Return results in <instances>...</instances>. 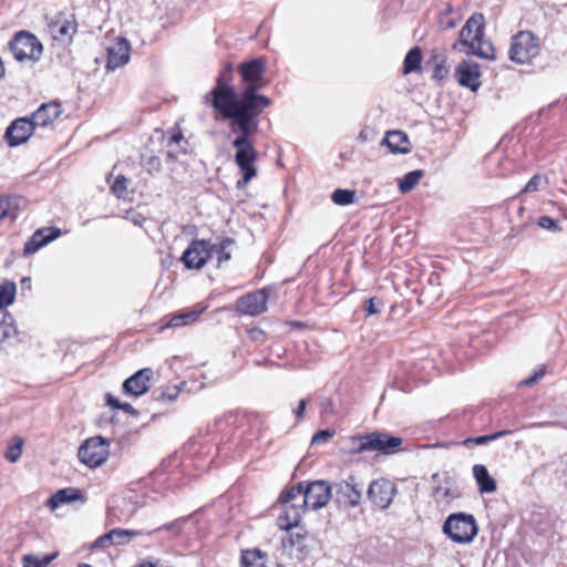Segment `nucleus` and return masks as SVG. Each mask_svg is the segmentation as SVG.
I'll use <instances>...</instances> for the list:
<instances>
[{
	"label": "nucleus",
	"mask_w": 567,
	"mask_h": 567,
	"mask_svg": "<svg viewBox=\"0 0 567 567\" xmlns=\"http://www.w3.org/2000/svg\"><path fill=\"white\" fill-rule=\"evenodd\" d=\"M305 503L308 508L318 511L324 507L332 497L331 486L328 482L319 480L313 482H303Z\"/></svg>",
	"instance_id": "nucleus-12"
},
{
	"label": "nucleus",
	"mask_w": 567,
	"mask_h": 567,
	"mask_svg": "<svg viewBox=\"0 0 567 567\" xmlns=\"http://www.w3.org/2000/svg\"><path fill=\"white\" fill-rule=\"evenodd\" d=\"M423 176V171L415 169L406 173L403 178L399 182V189L405 194L411 192L420 182Z\"/></svg>",
	"instance_id": "nucleus-35"
},
{
	"label": "nucleus",
	"mask_w": 567,
	"mask_h": 567,
	"mask_svg": "<svg viewBox=\"0 0 567 567\" xmlns=\"http://www.w3.org/2000/svg\"><path fill=\"white\" fill-rule=\"evenodd\" d=\"M445 23V29H453L456 25V22L454 20H447Z\"/></svg>",
	"instance_id": "nucleus-54"
},
{
	"label": "nucleus",
	"mask_w": 567,
	"mask_h": 567,
	"mask_svg": "<svg viewBox=\"0 0 567 567\" xmlns=\"http://www.w3.org/2000/svg\"><path fill=\"white\" fill-rule=\"evenodd\" d=\"M138 532L131 529L114 528L100 536L93 544L94 548H106L112 545L127 544Z\"/></svg>",
	"instance_id": "nucleus-22"
},
{
	"label": "nucleus",
	"mask_w": 567,
	"mask_h": 567,
	"mask_svg": "<svg viewBox=\"0 0 567 567\" xmlns=\"http://www.w3.org/2000/svg\"><path fill=\"white\" fill-rule=\"evenodd\" d=\"M396 493V485L384 477L373 480L367 491L369 501L379 509L389 508Z\"/></svg>",
	"instance_id": "nucleus-10"
},
{
	"label": "nucleus",
	"mask_w": 567,
	"mask_h": 567,
	"mask_svg": "<svg viewBox=\"0 0 567 567\" xmlns=\"http://www.w3.org/2000/svg\"><path fill=\"white\" fill-rule=\"evenodd\" d=\"M204 102L209 103L224 118L230 120V132L236 134L231 145L235 148V163L238 166L241 179L237 181V188H244L257 176L255 163L258 152L251 141L257 133L256 118L260 115L257 107L250 103L241 92L237 94L233 86L215 85L206 93Z\"/></svg>",
	"instance_id": "nucleus-1"
},
{
	"label": "nucleus",
	"mask_w": 567,
	"mask_h": 567,
	"mask_svg": "<svg viewBox=\"0 0 567 567\" xmlns=\"http://www.w3.org/2000/svg\"><path fill=\"white\" fill-rule=\"evenodd\" d=\"M131 44L126 39L117 38L107 48V63L109 70H115L123 66L130 61Z\"/></svg>",
	"instance_id": "nucleus-19"
},
{
	"label": "nucleus",
	"mask_w": 567,
	"mask_h": 567,
	"mask_svg": "<svg viewBox=\"0 0 567 567\" xmlns=\"http://www.w3.org/2000/svg\"><path fill=\"white\" fill-rule=\"evenodd\" d=\"M206 308L207 307L204 306L199 309L185 310V311L178 312L169 319L167 327L177 328V327H183V326L194 323L199 319L200 315L206 310Z\"/></svg>",
	"instance_id": "nucleus-28"
},
{
	"label": "nucleus",
	"mask_w": 567,
	"mask_h": 567,
	"mask_svg": "<svg viewBox=\"0 0 567 567\" xmlns=\"http://www.w3.org/2000/svg\"><path fill=\"white\" fill-rule=\"evenodd\" d=\"M352 440L358 443L354 449L355 453L378 451L382 454H394L400 451L402 445L401 437L379 431L371 432L363 436H354Z\"/></svg>",
	"instance_id": "nucleus-6"
},
{
	"label": "nucleus",
	"mask_w": 567,
	"mask_h": 567,
	"mask_svg": "<svg viewBox=\"0 0 567 567\" xmlns=\"http://www.w3.org/2000/svg\"><path fill=\"white\" fill-rule=\"evenodd\" d=\"M241 76V93L248 97L259 113L261 114L267 109L271 101L268 96L258 94V90L262 89L266 84L265 72L266 62L262 58H256L243 62L238 66Z\"/></svg>",
	"instance_id": "nucleus-2"
},
{
	"label": "nucleus",
	"mask_w": 567,
	"mask_h": 567,
	"mask_svg": "<svg viewBox=\"0 0 567 567\" xmlns=\"http://www.w3.org/2000/svg\"><path fill=\"white\" fill-rule=\"evenodd\" d=\"M543 182V178L542 176L539 175H534L529 181L528 183L526 184L525 188H524V192L526 193H530V192H536L539 189V186Z\"/></svg>",
	"instance_id": "nucleus-48"
},
{
	"label": "nucleus",
	"mask_w": 567,
	"mask_h": 567,
	"mask_svg": "<svg viewBox=\"0 0 567 567\" xmlns=\"http://www.w3.org/2000/svg\"><path fill=\"white\" fill-rule=\"evenodd\" d=\"M455 75L457 78L458 83L462 86L468 87L473 92L477 91L478 87L481 86L480 64L474 61H462L455 70Z\"/></svg>",
	"instance_id": "nucleus-16"
},
{
	"label": "nucleus",
	"mask_w": 567,
	"mask_h": 567,
	"mask_svg": "<svg viewBox=\"0 0 567 567\" xmlns=\"http://www.w3.org/2000/svg\"><path fill=\"white\" fill-rule=\"evenodd\" d=\"M14 441H16L14 444L9 445L4 453V457L11 463L17 462L22 454V445H23L22 439L16 437Z\"/></svg>",
	"instance_id": "nucleus-38"
},
{
	"label": "nucleus",
	"mask_w": 567,
	"mask_h": 567,
	"mask_svg": "<svg viewBox=\"0 0 567 567\" xmlns=\"http://www.w3.org/2000/svg\"><path fill=\"white\" fill-rule=\"evenodd\" d=\"M28 280H29V279L23 278V279H22V284L28 285Z\"/></svg>",
	"instance_id": "nucleus-59"
},
{
	"label": "nucleus",
	"mask_w": 567,
	"mask_h": 567,
	"mask_svg": "<svg viewBox=\"0 0 567 567\" xmlns=\"http://www.w3.org/2000/svg\"><path fill=\"white\" fill-rule=\"evenodd\" d=\"M142 166L153 175L162 171V161L158 156L151 155L142 158Z\"/></svg>",
	"instance_id": "nucleus-39"
},
{
	"label": "nucleus",
	"mask_w": 567,
	"mask_h": 567,
	"mask_svg": "<svg viewBox=\"0 0 567 567\" xmlns=\"http://www.w3.org/2000/svg\"><path fill=\"white\" fill-rule=\"evenodd\" d=\"M537 225L544 229L550 230V231H558L560 228L558 227V223L556 219L549 217V216H542L537 219Z\"/></svg>",
	"instance_id": "nucleus-45"
},
{
	"label": "nucleus",
	"mask_w": 567,
	"mask_h": 567,
	"mask_svg": "<svg viewBox=\"0 0 567 567\" xmlns=\"http://www.w3.org/2000/svg\"><path fill=\"white\" fill-rule=\"evenodd\" d=\"M182 138V133H174L168 140V146H171L174 143H178Z\"/></svg>",
	"instance_id": "nucleus-53"
},
{
	"label": "nucleus",
	"mask_w": 567,
	"mask_h": 567,
	"mask_svg": "<svg viewBox=\"0 0 567 567\" xmlns=\"http://www.w3.org/2000/svg\"><path fill=\"white\" fill-rule=\"evenodd\" d=\"M422 51L420 47L412 48L405 55L403 61V74H410L421 71Z\"/></svg>",
	"instance_id": "nucleus-30"
},
{
	"label": "nucleus",
	"mask_w": 567,
	"mask_h": 567,
	"mask_svg": "<svg viewBox=\"0 0 567 567\" xmlns=\"http://www.w3.org/2000/svg\"><path fill=\"white\" fill-rule=\"evenodd\" d=\"M473 475L478 485V489L482 494H491L496 491V481L489 475L487 467L485 465H474Z\"/></svg>",
	"instance_id": "nucleus-25"
},
{
	"label": "nucleus",
	"mask_w": 567,
	"mask_h": 567,
	"mask_svg": "<svg viewBox=\"0 0 567 567\" xmlns=\"http://www.w3.org/2000/svg\"><path fill=\"white\" fill-rule=\"evenodd\" d=\"M267 555L259 549L241 551L240 567H266Z\"/></svg>",
	"instance_id": "nucleus-29"
},
{
	"label": "nucleus",
	"mask_w": 567,
	"mask_h": 567,
	"mask_svg": "<svg viewBox=\"0 0 567 567\" xmlns=\"http://www.w3.org/2000/svg\"><path fill=\"white\" fill-rule=\"evenodd\" d=\"M337 502L349 507L361 503L363 485L353 475L334 485Z\"/></svg>",
	"instance_id": "nucleus-13"
},
{
	"label": "nucleus",
	"mask_w": 567,
	"mask_h": 567,
	"mask_svg": "<svg viewBox=\"0 0 567 567\" xmlns=\"http://www.w3.org/2000/svg\"><path fill=\"white\" fill-rule=\"evenodd\" d=\"M233 80V65L231 63H225L219 71V74L216 79V85L231 86L230 82Z\"/></svg>",
	"instance_id": "nucleus-40"
},
{
	"label": "nucleus",
	"mask_w": 567,
	"mask_h": 567,
	"mask_svg": "<svg viewBox=\"0 0 567 567\" xmlns=\"http://www.w3.org/2000/svg\"><path fill=\"white\" fill-rule=\"evenodd\" d=\"M249 336L254 341L261 342L266 339V333L260 328L249 330Z\"/></svg>",
	"instance_id": "nucleus-49"
},
{
	"label": "nucleus",
	"mask_w": 567,
	"mask_h": 567,
	"mask_svg": "<svg viewBox=\"0 0 567 567\" xmlns=\"http://www.w3.org/2000/svg\"><path fill=\"white\" fill-rule=\"evenodd\" d=\"M307 403H308V400L307 399H301L299 401V404L297 406L296 410H293V413L295 415L298 417V419H301L303 416V413H305V410H306V406H307Z\"/></svg>",
	"instance_id": "nucleus-50"
},
{
	"label": "nucleus",
	"mask_w": 567,
	"mask_h": 567,
	"mask_svg": "<svg viewBox=\"0 0 567 567\" xmlns=\"http://www.w3.org/2000/svg\"><path fill=\"white\" fill-rule=\"evenodd\" d=\"M509 433H511V431L503 430V431H498V432L489 434V435L468 437V439H466L464 441V445H466V446L470 445V444L483 445V444L492 442V441H494L496 439L503 437V436H505V435H507Z\"/></svg>",
	"instance_id": "nucleus-37"
},
{
	"label": "nucleus",
	"mask_w": 567,
	"mask_h": 567,
	"mask_svg": "<svg viewBox=\"0 0 567 567\" xmlns=\"http://www.w3.org/2000/svg\"><path fill=\"white\" fill-rule=\"evenodd\" d=\"M49 31L54 40L64 42L71 40L76 32L74 20L69 19L65 14L59 13L51 18L48 22Z\"/></svg>",
	"instance_id": "nucleus-18"
},
{
	"label": "nucleus",
	"mask_w": 567,
	"mask_h": 567,
	"mask_svg": "<svg viewBox=\"0 0 567 567\" xmlns=\"http://www.w3.org/2000/svg\"><path fill=\"white\" fill-rule=\"evenodd\" d=\"M82 498V493L78 488L68 487L59 489L47 502L51 509L58 508L61 504L71 503Z\"/></svg>",
	"instance_id": "nucleus-27"
},
{
	"label": "nucleus",
	"mask_w": 567,
	"mask_h": 567,
	"mask_svg": "<svg viewBox=\"0 0 567 567\" xmlns=\"http://www.w3.org/2000/svg\"><path fill=\"white\" fill-rule=\"evenodd\" d=\"M354 198L355 190L350 189L338 188L331 195L332 202L340 206H346L354 203Z\"/></svg>",
	"instance_id": "nucleus-36"
},
{
	"label": "nucleus",
	"mask_w": 567,
	"mask_h": 567,
	"mask_svg": "<svg viewBox=\"0 0 567 567\" xmlns=\"http://www.w3.org/2000/svg\"><path fill=\"white\" fill-rule=\"evenodd\" d=\"M333 434H334V432L330 431V430L318 431L312 436L311 444L312 445H319V444L326 443V442H328L333 436Z\"/></svg>",
	"instance_id": "nucleus-46"
},
{
	"label": "nucleus",
	"mask_w": 567,
	"mask_h": 567,
	"mask_svg": "<svg viewBox=\"0 0 567 567\" xmlns=\"http://www.w3.org/2000/svg\"><path fill=\"white\" fill-rule=\"evenodd\" d=\"M484 24L485 20L482 13L471 16L460 32V43L468 48L467 53L493 60L495 50L489 41L483 39Z\"/></svg>",
	"instance_id": "nucleus-3"
},
{
	"label": "nucleus",
	"mask_w": 567,
	"mask_h": 567,
	"mask_svg": "<svg viewBox=\"0 0 567 567\" xmlns=\"http://www.w3.org/2000/svg\"><path fill=\"white\" fill-rule=\"evenodd\" d=\"M210 258V243L205 239H194L183 252L181 260L187 269L199 270Z\"/></svg>",
	"instance_id": "nucleus-11"
},
{
	"label": "nucleus",
	"mask_w": 567,
	"mask_h": 567,
	"mask_svg": "<svg viewBox=\"0 0 567 567\" xmlns=\"http://www.w3.org/2000/svg\"><path fill=\"white\" fill-rule=\"evenodd\" d=\"M118 409L132 415L137 414V411L130 403H121V405H118Z\"/></svg>",
	"instance_id": "nucleus-51"
},
{
	"label": "nucleus",
	"mask_w": 567,
	"mask_h": 567,
	"mask_svg": "<svg viewBox=\"0 0 567 567\" xmlns=\"http://www.w3.org/2000/svg\"><path fill=\"white\" fill-rule=\"evenodd\" d=\"M279 499L282 503L284 513L278 517V525L281 529L290 530L299 525L308 508V504L305 503L303 482L282 492Z\"/></svg>",
	"instance_id": "nucleus-4"
},
{
	"label": "nucleus",
	"mask_w": 567,
	"mask_h": 567,
	"mask_svg": "<svg viewBox=\"0 0 567 567\" xmlns=\"http://www.w3.org/2000/svg\"><path fill=\"white\" fill-rule=\"evenodd\" d=\"M153 370L144 368L135 372L123 383V391L127 395L141 396L150 389V382L153 379Z\"/></svg>",
	"instance_id": "nucleus-17"
},
{
	"label": "nucleus",
	"mask_w": 567,
	"mask_h": 567,
	"mask_svg": "<svg viewBox=\"0 0 567 567\" xmlns=\"http://www.w3.org/2000/svg\"><path fill=\"white\" fill-rule=\"evenodd\" d=\"M127 189V178L124 175H118L111 185L112 193L117 198H124Z\"/></svg>",
	"instance_id": "nucleus-41"
},
{
	"label": "nucleus",
	"mask_w": 567,
	"mask_h": 567,
	"mask_svg": "<svg viewBox=\"0 0 567 567\" xmlns=\"http://www.w3.org/2000/svg\"><path fill=\"white\" fill-rule=\"evenodd\" d=\"M564 473H565V475L567 476V465H566V468H565Z\"/></svg>",
	"instance_id": "nucleus-60"
},
{
	"label": "nucleus",
	"mask_w": 567,
	"mask_h": 567,
	"mask_svg": "<svg viewBox=\"0 0 567 567\" xmlns=\"http://www.w3.org/2000/svg\"><path fill=\"white\" fill-rule=\"evenodd\" d=\"M60 234V229L53 227L40 228L35 230L29 240L24 244L23 254L25 256L33 255L41 247L58 238Z\"/></svg>",
	"instance_id": "nucleus-20"
},
{
	"label": "nucleus",
	"mask_w": 567,
	"mask_h": 567,
	"mask_svg": "<svg viewBox=\"0 0 567 567\" xmlns=\"http://www.w3.org/2000/svg\"><path fill=\"white\" fill-rule=\"evenodd\" d=\"M540 52L539 38L530 31H519L512 37L509 59L517 64H527Z\"/></svg>",
	"instance_id": "nucleus-7"
},
{
	"label": "nucleus",
	"mask_w": 567,
	"mask_h": 567,
	"mask_svg": "<svg viewBox=\"0 0 567 567\" xmlns=\"http://www.w3.org/2000/svg\"><path fill=\"white\" fill-rule=\"evenodd\" d=\"M59 553L47 554L44 556H38L34 554H25L22 557V566L23 567H47L51 564L56 557Z\"/></svg>",
	"instance_id": "nucleus-31"
},
{
	"label": "nucleus",
	"mask_w": 567,
	"mask_h": 567,
	"mask_svg": "<svg viewBox=\"0 0 567 567\" xmlns=\"http://www.w3.org/2000/svg\"><path fill=\"white\" fill-rule=\"evenodd\" d=\"M78 567H92V566L89 564L82 563V564H79Z\"/></svg>",
	"instance_id": "nucleus-57"
},
{
	"label": "nucleus",
	"mask_w": 567,
	"mask_h": 567,
	"mask_svg": "<svg viewBox=\"0 0 567 567\" xmlns=\"http://www.w3.org/2000/svg\"><path fill=\"white\" fill-rule=\"evenodd\" d=\"M19 342V331L14 324V318L10 312H4L0 320V347L12 346Z\"/></svg>",
	"instance_id": "nucleus-23"
},
{
	"label": "nucleus",
	"mask_w": 567,
	"mask_h": 567,
	"mask_svg": "<svg viewBox=\"0 0 567 567\" xmlns=\"http://www.w3.org/2000/svg\"><path fill=\"white\" fill-rule=\"evenodd\" d=\"M10 51L18 61H38L42 55V44L28 31H19L9 43Z\"/></svg>",
	"instance_id": "nucleus-9"
},
{
	"label": "nucleus",
	"mask_w": 567,
	"mask_h": 567,
	"mask_svg": "<svg viewBox=\"0 0 567 567\" xmlns=\"http://www.w3.org/2000/svg\"><path fill=\"white\" fill-rule=\"evenodd\" d=\"M110 441L100 435L85 440L79 447V460L91 468L103 465L110 456Z\"/></svg>",
	"instance_id": "nucleus-8"
},
{
	"label": "nucleus",
	"mask_w": 567,
	"mask_h": 567,
	"mask_svg": "<svg viewBox=\"0 0 567 567\" xmlns=\"http://www.w3.org/2000/svg\"><path fill=\"white\" fill-rule=\"evenodd\" d=\"M545 372H546V368H545V365H542L534 372V374L532 377L522 380L518 383V386H530V385L535 384L545 375Z\"/></svg>",
	"instance_id": "nucleus-44"
},
{
	"label": "nucleus",
	"mask_w": 567,
	"mask_h": 567,
	"mask_svg": "<svg viewBox=\"0 0 567 567\" xmlns=\"http://www.w3.org/2000/svg\"><path fill=\"white\" fill-rule=\"evenodd\" d=\"M35 127L31 117L17 118L6 130L4 138L9 146H19L30 138Z\"/></svg>",
	"instance_id": "nucleus-15"
},
{
	"label": "nucleus",
	"mask_w": 567,
	"mask_h": 567,
	"mask_svg": "<svg viewBox=\"0 0 567 567\" xmlns=\"http://www.w3.org/2000/svg\"><path fill=\"white\" fill-rule=\"evenodd\" d=\"M427 63L433 64L434 79L442 80L447 75L449 69L446 66V56L444 54L434 53Z\"/></svg>",
	"instance_id": "nucleus-34"
},
{
	"label": "nucleus",
	"mask_w": 567,
	"mask_h": 567,
	"mask_svg": "<svg viewBox=\"0 0 567 567\" xmlns=\"http://www.w3.org/2000/svg\"><path fill=\"white\" fill-rule=\"evenodd\" d=\"M23 199L19 196H0V223L4 219L14 221L19 216L20 205Z\"/></svg>",
	"instance_id": "nucleus-24"
},
{
	"label": "nucleus",
	"mask_w": 567,
	"mask_h": 567,
	"mask_svg": "<svg viewBox=\"0 0 567 567\" xmlns=\"http://www.w3.org/2000/svg\"><path fill=\"white\" fill-rule=\"evenodd\" d=\"M62 105L59 102L43 103L32 113L31 120L38 127H44L53 123L62 114Z\"/></svg>",
	"instance_id": "nucleus-21"
},
{
	"label": "nucleus",
	"mask_w": 567,
	"mask_h": 567,
	"mask_svg": "<svg viewBox=\"0 0 567 567\" xmlns=\"http://www.w3.org/2000/svg\"><path fill=\"white\" fill-rule=\"evenodd\" d=\"M382 306L383 302L380 299L372 297L364 302L363 309L365 311L367 317H370L372 315L379 313L381 311Z\"/></svg>",
	"instance_id": "nucleus-42"
},
{
	"label": "nucleus",
	"mask_w": 567,
	"mask_h": 567,
	"mask_svg": "<svg viewBox=\"0 0 567 567\" xmlns=\"http://www.w3.org/2000/svg\"><path fill=\"white\" fill-rule=\"evenodd\" d=\"M384 143L392 153L406 154L411 151V143L405 133L393 131L386 134Z\"/></svg>",
	"instance_id": "nucleus-26"
},
{
	"label": "nucleus",
	"mask_w": 567,
	"mask_h": 567,
	"mask_svg": "<svg viewBox=\"0 0 567 567\" xmlns=\"http://www.w3.org/2000/svg\"><path fill=\"white\" fill-rule=\"evenodd\" d=\"M443 533L457 544H470L478 533V526L473 515L466 513H453L447 516Z\"/></svg>",
	"instance_id": "nucleus-5"
},
{
	"label": "nucleus",
	"mask_w": 567,
	"mask_h": 567,
	"mask_svg": "<svg viewBox=\"0 0 567 567\" xmlns=\"http://www.w3.org/2000/svg\"><path fill=\"white\" fill-rule=\"evenodd\" d=\"M320 412L323 415H332L334 414L333 402L329 398H322L319 403Z\"/></svg>",
	"instance_id": "nucleus-47"
},
{
	"label": "nucleus",
	"mask_w": 567,
	"mask_h": 567,
	"mask_svg": "<svg viewBox=\"0 0 567 567\" xmlns=\"http://www.w3.org/2000/svg\"><path fill=\"white\" fill-rule=\"evenodd\" d=\"M234 239L224 238L219 244H210L212 257L217 256L218 265L224 261H228L231 258L230 251L228 248L234 245Z\"/></svg>",
	"instance_id": "nucleus-32"
},
{
	"label": "nucleus",
	"mask_w": 567,
	"mask_h": 567,
	"mask_svg": "<svg viewBox=\"0 0 567 567\" xmlns=\"http://www.w3.org/2000/svg\"><path fill=\"white\" fill-rule=\"evenodd\" d=\"M179 392L181 389L178 385H169L162 389L156 399L162 401H174L178 396Z\"/></svg>",
	"instance_id": "nucleus-43"
},
{
	"label": "nucleus",
	"mask_w": 567,
	"mask_h": 567,
	"mask_svg": "<svg viewBox=\"0 0 567 567\" xmlns=\"http://www.w3.org/2000/svg\"><path fill=\"white\" fill-rule=\"evenodd\" d=\"M115 516H116V514H115V508H111V509L109 511V518H110V520H111V522H114L113 517H115Z\"/></svg>",
	"instance_id": "nucleus-55"
},
{
	"label": "nucleus",
	"mask_w": 567,
	"mask_h": 567,
	"mask_svg": "<svg viewBox=\"0 0 567 567\" xmlns=\"http://www.w3.org/2000/svg\"><path fill=\"white\" fill-rule=\"evenodd\" d=\"M4 75V66H3V62L2 60L0 59V79Z\"/></svg>",
	"instance_id": "nucleus-56"
},
{
	"label": "nucleus",
	"mask_w": 567,
	"mask_h": 567,
	"mask_svg": "<svg viewBox=\"0 0 567 567\" xmlns=\"http://www.w3.org/2000/svg\"><path fill=\"white\" fill-rule=\"evenodd\" d=\"M28 280H29V279L23 278V279H22V284L28 285Z\"/></svg>",
	"instance_id": "nucleus-58"
},
{
	"label": "nucleus",
	"mask_w": 567,
	"mask_h": 567,
	"mask_svg": "<svg viewBox=\"0 0 567 567\" xmlns=\"http://www.w3.org/2000/svg\"><path fill=\"white\" fill-rule=\"evenodd\" d=\"M106 402L109 405L115 409H118V405H121V402L111 394H106Z\"/></svg>",
	"instance_id": "nucleus-52"
},
{
	"label": "nucleus",
	"mask_w": 567,
	"mask_h": 567,
	"mask_svg": "<svg viewBox=\"0 0 567 567\" xmlns=\"http://www.w3.org/2000/svg\"><path fill=\"white\" fill-rule=\"evenodd\" d=\"M17 292V285L6 280L0 285V309L13 303Z\"/></svg>",
	"instance_id": "nucleus-33"
},
{
	"label": "nucleus",
	"mask_w": 567,
	"mask_h": 567,
	"mask_svg": "<svg viewBox=\"0 0 567 567\" xmlns=\"http://www.w3.org/2000/svg\"><path fill=\"white\" fill-rule=\"evenodd\" d=\"M268 293L266 289H259L240 297L236 301L235 310L246 316H258L267 310Z\"/></svg>",
	"instance_id": "nucleus-14"
}]
</instances>
